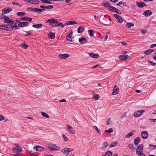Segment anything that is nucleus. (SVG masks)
Wrapping results in <instances>:
<instances>
[{"mask_svg":"<svg viewBox=\"0 0 156 156\" xmlns=\"http://www.w3.org/2000/svg\"><path fill=\"white\" fill-rule=\"evenodd\" d=\"M48 148L51 151L58 150L59 149L58 147L56 146L55 144H50L48 145Z\"/></svg>","mask_w":156,"mask_h":156,"instance_id":"obj_1","label":"nucleus"},{"mask_svg":"<svg viewBox=\"0 0 156 156\" xmlns=\"http://www.w3.org/2000/svg\"><path fill=\"white\" fill-rule=\"evenodd\" d=\"M73 149L71 148H69L66 147L64 148L62 150V152L63 154L66 155L67 156L69 152L73 151Z\"/></svg>","mask_w":156,"mask_h":156,"instance_id":"obj_2","label":"nucleus"},{"mask_svg":"<svg viewBox=\"0 0 156 156\" xmlns=\"http://www.w3.org/2000/svg\"><path fill=\"white\" fill-rule=\"evenodd\" d=\"M2 18L4 19V22L5 23H13V21L11 20L8 17L5 16H3Z\"/></svg>","mask_w":156,"mask_h":156,"instance_id":"obj_3","label":"nucleus"},{"mask_svg":"<svg viewBox=\"0 0 156 156\" xmlns=\"http://www.w3.org/2000/svg\"><path fill=\"white\" fill-rule=\"evenodd\" d=\"M143 144H140L138 146L136 150V153L137 154H139L143 152Z\"/></svg>","mask_w":156,"mask_h":156,"instance_id":"obj_4","label":"nucleus"},{"mask_svg":"<svg viewBox=\"0 0 156 156\" xmlns=\"http://www.w3.org/2000/svg\"><path fill=\"white\" fill-rule=\"evenodd\" d=\"M67 131L70 134H74L75 133V131L73 128L70 125H67Z\"/></svg>","mask_w":156,"mask_h":156,"instance_id":"obj_5","label":"nucleus"},{"mask_svg":"<svg viewBox=\"0 0 156 156\" xmlns=\"http://www.w3.org/2000/svg\"><path fill=\"white\" fill-rule=\"evenodd\" d=\"M12 11V9L11 8L7 7L3 9L2 10V14L4 15L9 13L10 12Z\"/></svg>","mask_w":156,"mask_h":156,"instance_id":"obj_6","label":"nucleus"},{"mask_svg":"<svg viewBox=\"0 0 156 156\" xmlns=\"http://www.w3.org/2000/svg\"><path fill=\"white\" fill-rule=\"evenodd\" d=\"M69 55L66 54H60L58 55L59 58L62 59H66L69 57Z\"/></svg>","mask_w":156,"mask_h":156,"instance_id":"obj_7","label":"nucleus"},{"mask_svg":"<svg viewBox=\"0 0 156 156\" xmlns=\"http://www.w3.org/2000/svg\"><path fill=\"white\" fill-rule=\"evenodd\" d=\"M119 91V88L116 85H115L113 88V91L112 94V95H115L117 94Z\"/></svg>","mask_w":156,"mask_h":156,"instance_id":"obj_8","label":"nucleus"},{"mask_svg":"<svg viewBox=\"0 0 156 156\" xmlns=\"http://www.w3.org/2000/svg\"><path fill=\"white\" fill-rule=\"evenodd\" d=\"M137 5L139 8H143L146 5V4L142 2H136Z\"/></svg>","mask_w":156,"mask_h":156,"instance_id":"obj_9","label":"nucleus"},{"mask_svg":"<svg viewBox=\"0 0 156 156\" xmlns=\"http://www.w3.org/2000/svg\"><path fill=\"white\" fill-rule=\"evenodd\" d=\"M56 22V20L51 19L47 20L46 23H49V25L51 26L53 24L55 23Z\"/></svg>","mask_w":156,"mask_h":156,"instance_id":"obj_10","label":"nucleus"},{"mask_svg":"<svg viewBox=\"0 0 156 156\" xmlns=\"http://www.w3.org/2000/svg\"><path fill=\"white\" fill-rule=\"evenodd\" d=\"M141 136L144 139H146L148 137L147 133L145 131H143L141 133Z\"/></svg>","mask_w":156,"mask_h":156,"instance_id":"obj_11","label":"nucleus"},{"mask_svg":"<svg viewBox=\"0 0 156 156\" xmlns=\"http://www.w3.org/2000/svg\"><path fill=\"white\" fill-rule=\"evenodd\" d=\"M129 56L127 55H123L119 57V58L121 60L125 61L128 58Z\"/></svg>","mask_w":156,"mask_h":156,"instance_id":"obj_12","label":"nucleus"},{"mask_svg":"<svg viewBox=\"0 0 156 156\" xmlns=\"http://www.w3.org/2000/svg\"><path fill=\"white\" fill-rule=\"evenodd\" d=\"M152 12L150 10H147L144 12L143 14L145 16H149L152 15Z\"/></svg>","mask_w":156,"mask_h":156,"instance_id":"obj_13","label":"nucleus"},{"mask_svg":"<svg viewBox=\"0 0 156 156\" xmlns=\"http://www.w3.org/2000/svg\"><path fill=\"white\" fill-rule=\"evenodd\" d=\"M114 16L117 19L119 22L121 23L123 22L122 18L120 16L117 14H114Z\"/></svg>","mask_w":156,"mask_h":156,"instance_id":"obj_14","label":"nucleus"},{"mask_svg":"<svg viewBox=\"0 0 156 156\" xmlns=\"http://www.w3.org/2000/svg\"><path fill=\"white\" fill-rule=\"evenodd\" d=\"M140 141V138L139 137H137L134 140V144L136 146H137L138 145Z\"/></svg>","mask_w":156,"mask_h":156,"instance_id":"obj_15","label":"nucleus"},{"mask_svg":"<svg viewBox=\"0 0 156 156\" xmlns=\"http://www.w3.org/2000/svg\"><path fill=\"white\" fill-rule=\"evenodd\" d=\"M5 26V30L9 31L13 29V27L10 24H6Z\"/></svg>","mask_w":156,"mask_h":156,"instance_id":"obj_16","label":"nucleus"},{"mask_svg":"<svg viewBox=\"0 0 156 156\" xmlns=\"http://www.w3.org/2000/svg\"><path fill=\"white\" fill-rule=\"evenodd\" d=\"M89 55L90 57L94 58H97L99 57V55L97 54L89 53Z\"/></svg>","mask_w":156,"mask_h":156,"instance_id":"obj_17","label":"nucleus"},{"mask_svg":"<svg viewBox=\"0 0 156 156\" xmlns=\"http://www.w3.org/2000/svg\"><path fill=\"white\" fill-rule=\"evenodd\" d=\"M18 26L20 27H27L28 26V23L26 22H21L18 23Z\"/></svg>","mask_w":156,"mask_h":156,"instance_id":"obj_18","label":"nucleus"},{"mask_svg":"<svg viewBox=\"0 0 156 156\" xmlns=\"http://www.w3.org/2000/svg\"><path fill=\"white\" fill-rule=\"evenodd\" d=\"M72 32H70L69 34L66 36V40L67 41H72V38H71V36L72 35Z\"/></svg>","mask_w":156,"mask_h":156,"instance_id":"obj_19","label":"nucleus"},{"mask_svg":"<svg viewBox=\"0 0 156 156\" xmlns=\"http://www.w3.org/2000/svg\"><path fill=\"white\" fill-rule=\"evenodd\" d=\"M21 20L24 21H31L32 19L30 17H24L21 19Z\"/></svg>","mask_w":156,"mask_h":156,"instance_id":"obj_20","label":"nucleus"},{"mask_svg":"<svg viewBox=\"0 0 156 156\" xmlns=\"http://www.w3.org/2000/svg\"><path fill=\"white\" fill-rule=\"evenodd\" d=\"M77 24V22L75 21H69L65 23V25H74Z\"/></svg>","mask_w":156,"mask_h":156,"instance_id":"obj_21","label":"nucleus"},{"mask_svg":"<svg viewBox=\"0 0 156 156\" xmlns=\"http://www.w3.org/2000/svg\"><path fill=\"white\" fill-rule=\"evenodd\" d=\"M42 26L43 25L41 24H35L32 25L33 27L37 29L41 28Z\"/></svg>","mask_w":156,"mask_h":156,"instance_id":"obj_22","label":"nucleus"},{"mask_svg":"<svg viewBox=\"0 0 156 156\" xmlns=\"http://www.w3.org/2000/svg\"><path fill=\"white\" fill-rule=\"evenodd\" d=\"M141 115V113L140 112V110H138L134 113V115L136 117H140Z\"/></svg>","mask_w":156,"mask_h":156,"instance_id":"obj_23","label":"nucleus"},{"mask_svg":"<svg viewBox=\"0 0 156 156\" xmlns=\"http://www.w3.org/2000/svg\"><path fill=\"white\" fill-rule=\"evenodd\" d=\"M30 9L32 11H34L36 12H42V9H37L33 8H30Z\"/></svg>","mask_w":156,"mask_h":156,"instance_id":"obj_24","label":"nucleus"},{"mask_svg":"<svg viewBox=\"0 0 156 156\" xmlns=\"http://www.w3.org/2000/svg\"><path fill=\"white\" fill-rule=\"evenodd\" d=\"M79 42L82 44L85 43L86 42V39L85 38L82 37L80 38L79 39Z\"/></svg>","mask_w":156,"mask_h":156,"instance_id":"obj_25","label":"nucleus"},{"mask_svg":"<svg viewBox=\"0 0 156 156\" xmlns=\"http://www.w3.org/2000/svg\"><path fill=\"white\" fill-rule=\"evenodd\" d=\"M102 6L104 7H108V8L110 6L109 4L108 1H106L104 2L102 4Z\"/></svg>","mask_w":156,"mask_h":156,"instance_id":"obj_26","label":"nucleus"},{"mask_svg":"<svg viewBox=\"0 0 156 156\" xmlns=\"http://www.w3.org/2000/svg\"><path fill=\"white\" fill-rule=\"evenodd\" d=\"M83 28L84 27L83 26H80L78 29L77 30V32L79 33H81L83 32Z\"/></svg>","mask_w":156,"mask_h":156,"instance_id":"obj_27","label":"nucleus"},{"mask_svg":"<svg viewBox=\"0 0 156 156\" xmlns=\"http://www.w3.org/2000/svg\"><path fill=\"white\" fill-rule=\"evenodd\" d=\"M36 150L38 151H42L44 150V148L40 146H37L36 148Z\"/></svg>","mask_w":156,"mask_h":156,"instance_id":"obj_28","label":"nucleus"},{"mask_svg":"<svg viewBox=\"0 0 156 156\" xmlns=\"http://www.w3.org/2000/svg\"><path fill=\"white\" fill-rule=\"evenodd\" d=\"M48 37L51 39H53L55 37V34L52 32H50L48 34Z\"/></svg>","mask_w":156,"mask_h":156,"instance_id":"obj_29","label":"nucleus"},{"mask_svg":"<svg viewBox=\"0 0 156 156\" xmlns=\"http://www.w3.org/2000/svg\"><path fill=\"white\" fill-rule=\"evenodd\" d=\"M154 51V50L152 49H148L144 52V53L146 55L150 54L151 52Z\"/></svg>","mask_w":156,"mask_h":156,"instance_id":"obj_30","label":"nucleus"},{"mask_svg":"<svg viewBox=\"0 0 156 156\" xmlns=\"http://www.w3.org/2000/svg\"><path fill=\"white\" fill-rule=\"evenodd\" d=\"M116 9V8L111 6H109L108 8L109 10L114 12H115V11Z\"/></svg>","mask_w":156,"mask_h":156,"instance_id":"obj_31","label":"nucleus"},{"mask_svg":"<svg viewBox=\"0 0 156 156\" xmlns=\"http://www.w3.org/2000/svg\"><path fill=\"white\" fill-rule=\"evenodd\" d=\"M93 98L95 100H97L100 98V96L98 94H93Z\"/></svg>","mask_w":156,"mask_h":156,"instance_id":"obj_32","label":"nucleus"},{"mask_svg":"<svg viewBox=\"0 0 156 156\" xmlns=\"http://www.w3.org/2000/svg\"><path fill=\"white\" fill-rule=\"evenodd\" d=\"M117 5H118L121 7H122L123 6L125 5V6L126 5L125 3L123 2H119V3L116 4Z\"/></svg>","mask_w":156,"mask_h":156,"instance_id":"obj_33","label":"nucleus"},{"mask_svg":"<svg viewBox=\"0 0 156 156\" xmlns=\"http://www.w3.org/2000/svg\"><path fill=\"white\" fill-rule=\"evenodd\" d=\"M39 2L38 0H31V4L36 5L38 4Z\"/></svg>","mask_w":156,"mask_h":156,"instance_id":"obj_34","label":"nucleus"},{"mask_svg":"<svg viewBox=\"0 0 156 156\" xmlns=\"http://www.w3.org/2000/svg\"><path fill=\"white\" fill-rule=\"evenodd\" d=\"M126 26L128 28H130L131 27H133L134 24L132 23H127L126 24Z\"/></svg>","mask_w":156,"mask_h":156,"instance_id":"obj_35","label":"nucleus"},{"mask_svg":"<svg viewBox=\"0 0 156 156\" xmlns=\"http://www.w3.org/2000/svg\"><path fill=\"white\" fill-rule=\"evenodd\" d=\"M118 144V143L117 142H116V141L114 142H113L112 143V144H111L110 145L109 147H114V146L117 145Z\"/></svg>","mask_w":156,"mask_h":156,"instance_id":"obj_36","label":"nucleus"},{"mask_svg":"<svg viewBox=\"0 0 156 156\" xmlns=\"http://www.w3.org/2000/svg\"><path fill=\"white\" fill-rule=\"evenodd\" d=\"M112 152L110 151H109L106 153L104 156H112Z\"/></svg>","mask_w":156,"mask_h":156,"instance_id":"obj_37","label":"nucleus"},{"mask_svg":"<svg viewBox=\"0 0 156 156\" xmlns=\"http://www.w3.org/2000/svg\"><path fill=\"white\" fill-rule=\"evenodd\" d=\"M13 149L14 151H15V152L16 153H19L22 150L20 148H13Z\"/></svg>","mask_w":156,"mask_h":156,"instance_id":"obj_38","label":"nucleus"},{"mask_svg":"<svg viewBox=\"0 0 156 156\" xmlns=\"http://www.w3.org/2000/svg\"><path fill=\"white\" fill-rule=\"evenodd\" d=\"M21 46L23 48L26 49L28 47V46L27 45L26 43H24L22 44L21 45Z\"/></svg>","mask_w":156,"mask_h":156,"instance_id":"obj_39","label":"nucleus"},{"mask_svg":"<svg viewBox=\"0 0 156 156\" xmlns=\"http://www.w3.org/2000/svg\"><path fill=\"white\" fill-rule=\"evenodd\" d=\"M88 33L89 34V35L91 37H92L93 35V34H94V32L92 30H88Z\"/></svg>","mask_w":156,"mask_h":156,"instance_id":"obj_40","label":"nucleus"},{"mask_svg":"<svg viewBox=\"0 0 156 156\" xmlns=\"http://www.w3.org/2000/svg\"><path fill=\"white\" fill-rule=\"evenodd\" d=\"M134 134L133 132H131L129 133L128 134L126 135V138H129V137L131 136L132 135H133Z\"/></svg>","mask_w":156,"mask_h":156,"instance_id":"obj_41","label":"nucleus"},{"mask_svg":"<svg viewBox=\"0 0 156 156\" xmlns=\"http://www.w3.org/2000/svg\"><path fill=\"white\" fill-rule=\"evenodd\" d=\"M25 14V13L23 12H19L17 13V15L19 16H23Z\"/></svg>","mask_w":156,"mask_h":156,"instance_id":"obj_42","label":"nucleus"},{"mask_svg":"<svg viewBox=\"0 0 156 156\" xmlns=\"http://www.w3.org/2000/svg\"><path fill=\"white\" fill-rule=\"evenodd\" d=\"M41 114L44 117L47 118H49V116L45 112H42Z\"/></svg>","mask_w":156,"mask_h":156,"instance_id":"obj_43","label":"nucleus"},{"mask_svg":"<svg viewBox=\"0 0 156 156\" xmlns=\"http://www.w3.org/2000/svg\"><path fill=\"white\" fill-rule=\"evenodd\" d=\"M113 132V129L112 128H110L108 130H105V133H112Z\"/></svg>","mask_w":156,"mask_h":156,"instance_id":"obj_44","label":"nucleus"},{"mask_svg":"<svg viewBox=\"0 0 156 156\" xmlns=\"http://www.w3.org/2000/svg\"><path fill=\"white\" fill-rule=\"evenodd\" d=\"M150 146V148L151 149H154L156 148V145H149Z\"/></svg>","mask_w":156,"mask_h":156,"instance_id":"obj_45","label":"nucleus"},{"mask_svg":"<svg viewBox=\"0 0 156 156\" xmlns=\"http://www.w3.org/2000/svg\"><path fill=\"white\" fill-rule=\"evenodd\" d=\"M94 128L95 129L97 130V132H98V133H99V134H101V130L98 129V127H97V126H94Z\"/></svg>","mask_w":156,"mask_h":156,"instance_id":"obj_46","label":"nucleus"},{"mask_svg":"<svg viewBox=\"0 0 156 156\" xmlns=\"http://www.w3.org/2000/svg\"><path fill=\"white\" fill-rule=\"evenodd\" d=\"M5 25H0V29L5 30Z\"/></svg>","mask_w":156,"mask_h":156,"instance_id":"obj_47","label":"nucleus"},{"mask_svg":"<svg viewBox=\"0 0 156 156\" xmlns=\"http://www.w3.org/2000/svg\"><path fill=\"white\" fill-rule=\"evenodd\" d=\"M115 12H116V13L118 14H121L122 12H121L119 9H117L116 8L115 11Z\"/></svg>","mask_w":156,"mask_h":156,"instance_id":"obj_48","label":"nucleus"},{"mask_svg":"<svg viewBox=\"0 0 156 156\" xmlns=\"http://www.w3.org/2000/svg\"><path fill=\"white\" fill-rule=\"evenodd\" d=\"M53 8V6L52 5H49L48 6H46L45 7V9H51Z\"/></svg>","mask_w":156,"mask_h":156,"instance_id":"obj_49","label":"nucleus"},{"mask_svg":"<svg viewBox=\"0 0 156 156\" xmlns=\"http://www.w3.org/2000/svg\"><path fill=\"white\" fill-rule=\"evenodd\" d=\"M12 4L14 5H19V3L17 2H13L12 3Z\"/></svg>","mask_w":156,"mask_h":156,"instance_id":"obj_50","label":"nucleus"},{"mask_svg":"<svg viewBox=\"0 0 156 156\" xmlns=\"http://www.w3.org/2000/svg\"><path fill=\"white\" fill-rule=\"evenodd\" d=\"M62 137L64 139V140L65 141H66L68 139L67 137L65 135H62Z\"/></svg>","mask_w":156,"mask_h":156,"instance_id":"obj_51","label":"nucleus"},{"mask_svg":"<svg viewBox=\"0 0 156 156\" xmlns=\"http://www.w3.org/2000/svg\"><path fill=\"white\" fill-rule=\"evenodd\" d=\"M108 143L106 142H105L103 144V146L105 147H106L108 146Z\"/></svg>","mask_w":156,"mask_h":156,"instance_id":"obj_52","label":"nucleus"},{"mask_svg":"<svg viewBox=\"0 0 156 156\" xmlns=\"http://www.w3.org/2000/svg\"><path fill=\"white\" fill-rule=\"evenodd\" d=\"M46 7V6H44V5H41L40 6V7L41 8H43V10H45V9H45V7Z\"/></svg>","mask_w":156,"mask_h":156,"instance_id":"obj_53","label":"nucleus"},{"mask_svg":"<svg viewBox=\"0 0 156 156\" xmlns=\"http://www.w3.org/2000/svg\"><path fill=\"white\" fill-rule=\"evenodd\" d=\"M4 119V118L3 116L2 115H0V121H2Z\"/></svg>","mask_w":156,"mask_h":156,"instance_id":"obj_54","label":"nucleus"},{"mask_svg":"<svg viewBox=\"0 0 156 156\" xmlns=\"http://www.w3.org/2000/svg\"><path fill=\"white\" fill-rule=\"evenodd\" d=\"M12 24V27H13V28L14 27H17V26L16 23H14L13 22V23Z\"/></svg>","mask_w":156,"mask_h":156,"instance_id":"obj_55","label":"nucleus"},{"mask_svg":"<svg viewBox=\"0 0 156 156\" xmlns=\"http://www.w3.org/2000/svg\"><path fill=\"white\" fill-rule=\"evenodd\" d=\"M58 26H60L62 27H64V25L62 24V23L59 22L58 25Z\"/></svg>","mask_w":156,"mask_h":156,"instance_id":"obj_56","label":"nucleus"},{"mask_svg":"<svg viewBox=\"0 0 156 156\" xmlns=\"http://www.w3.org/2000/svg\"><path fill=\"white\" fill-rule=\"evenodd\" d=\"M41 1L42 2L44 3H47L48 0H41Z\"/></svg>","mask_w":156,"mask_h":156,"instance_id":"obj_57","label":"nucleus"},{"mask_svg":"<svg viewBox=\"0 0 156 156\" xmlns=\"http://www.w3.org/2000/svg\"><path fill=\"white\" fill-rule=\"evenodd\" d=\"M156 47V44H151V46H150L151 48H154V47Z\"/></svg>","mask_w":156,"mask_h":156,"instance_id":"obj_58","label":"nucleus"},{"mask_svg":"<svg viewBox=\"0 0 156 156\" xmlns=\"http://www.w3.org/2000/svg\"><path fill=\"white\" fill-rule=\"evenodd\" d=\"M147 32V30H141V33L144 34Z\"/></svg>","mask_w":156,"mask_h":156,"instance_id":"obj_59","label":"nucleus"},{"mask_svg":"<svg viewBox=\"0 0 156 156\" xmlns=\"http://www.w3.org/2000/svg\"><path fill=\"white\" fill-rule=\"evenodd\" d=\"M149 62L150 64L152 66H154L155 65H156V64L155 63L153 62H152L149 61Z\"/></svg>","mask_w":156,"mask_h":156,"instance_id":"obj_60","label":"nucleus"},{"mask_svg":"<svg viewBox=\"0 0 156 156\" xmlns=\"http://www.w3.org/2000/svg\"><path fill=\"white\" fill-rule=\"evenodd\" d=\"M138 156H145L144 153L143 152L141 153L140 154H138Z\"/></svg>","mask_w":156,"mask_h":156,"instance_id":"obj_61","label":"nucleus"},{"mask_svg":"<svg viewBox=\"0 0 156 156\" xmlns=\"http://www.w3.org/2000/svg\"><path fill=\"white\" fill-rule=\"evenodd\" d=\"M119 0H110V1L114 3L117 2Z\"/></svg>","mask_w":156,"mask_h":156,"instance_id":"obj_62","label":"nucleus"},{"mask_svg":"<svg viewBox=\"0 0 156 156\" xmlns=\"http://www.w3.org/2000/svg\"><path fill=\"white\" fill-rule=\"evenodd\" d=\"M110 118H109L108 119V120L107 121V124H108V125L110 124V122H111L110 121Z\"/></svg>","mask_w":156,"mask_h":156,"instance_id":"obj_63","label":"nucleus"},{"mask_svg":"<svg viewBox=\"0 0 156 156\" xmlns=\"http://www.w3.org/2000/svg\"><path fill=\"white\" fill-rule=\"evenodd\" d=\"M149 120L150 122H154V119H149Z\"/></svg>","mask_w":156,"mask_h":156,"instance_id":"obj_64","label":"nucleus"}]
</instances>
